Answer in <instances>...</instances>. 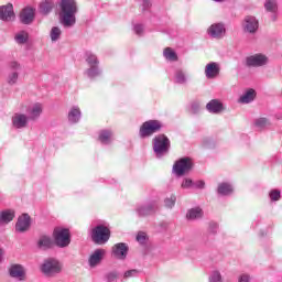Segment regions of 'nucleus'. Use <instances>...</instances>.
<instances>
[{"mask_svg": "<svg viewBox=\"0 0 282 282\" xmlns=\"http://www.w3.org/2000/svg\"><path fill=\"white\" fill-rule=\"evenodd\" d=\"M156 210H158V202L155 200L141 204L135 207V213L138 217H149L150 215H154Z\"/></svg>", "mask_w": 282, "mask_h": 282, "instance_id": "obj_9", "label": "nucleus"}, {"mask_svg": "<svg viewBox=\"0 0 282 282\" xmlns=\"http://www.w3.org/2000/svg\"><path fill=\"white\" fill-rule=\"evenodd\" d=\"M54 10V2L50 0H45L44 2L40 3V13L41 14H50Z\"/></svg>", "mask_w": 282, "mask_h": 282, "instance_id": "obj_29", "label": "nucleus"}, {"mask_svg": "<svg viewBox=\"0 0 282 282\" xmlns=\"http://www.w3.org/2000/svg\"><path fill=\"white\" fill-rule=\"evenodd\" d=\"M254 127L257 129H265V127H270V120L265 117H261L254 120Z\"/></svg>", "mask_w": 282, "mask_h": 282, "instance_id": "obj_35", "label": "nucleus"}, {"mask_svg": "<svg viewBox=\"0 0 282 282\" xmlns=\"http://www.w3.org/2000/svg\"><path fill=\"white\" fill-rule=\"evenodd\" d=\"M218 195H232V185L228 184V183H220L218 185Z\"/></svg>", "mask_w": 282, "mask_h": 282, "instance_id": "obj_30", "label": "nucleus"}, {"mask_svg": "<svg viewBox=\"0 0 282 282\" xmlns=\"http://www.w3.org/2000/svg\"><path fill=\"white\" fill-rule=\"evenodd\" d=\"M105 279L107 282H117L118 281V272L111 271L105 274Z\"/></svg>", "mask_w": 282, "mask_h": 282, "instance_id": "obj_40", "label": "nucleus"}, {"mask_svg": "<svg viewBox=\"0 0 282 282\" xmlns=\"http://www.w3.org/2000/svg\"><path fill=\"white\" fill-rule=\"evenodd\" d=\"M41 270L45 276H58L63 272V263L55 258H48L42 263Z\"/></svg>", "mask_w": 282, "mask_h": 282, "instance_id": "obj_3", "label": "nucleus"}, {"mask_svg": "<svg viewBox=\"0 0 282 282\" xmlns=\"http://www.w3.org/2000/svg\"><path fill=\"white\" fill-rule=\"evenodd\" d=\"M86 63L88 64L89 67H96L100 64L98 61V56L91 52L86 53Z\"/></svg>", "mask_w": 282, "mask_h": 282, "instance_id": "obj_32", "label": "nucleus"}, {"mask_svg": "<svg viewBox=\"0 0 282 282\" xmlns=\"http://www.w3.org/2000/svg\"><path fill=\"white\" fill-rule=\"evenodd\" d=\"M206 109L209 113H221L224 111V104L217 99H213L206 105Z\"/></svg>", "mask_w": 282, "mask_h": 282, "instance_id": "obj_21", "label": "nucleus"}, {"mask_svg": "<svg viewBox=\"0 0 282 282\" xmlns=\"http://www.w3.org/2000/svg\"><path fill=\"white\" fill-rule=\"evenodd\" d=\"M80 108H78V106H74L68 112V122H70V124H76L80 122Z\"/></svg>", "mask_w": 282, "mask_h": 282, "instance_id": "obj_23", "label": "nucleus"}, {"mask_svg": "<svg viewBox=\"0 0 282 282\" xmlns=\"http://www.w3.org/2000/svg\"><path fill=\"white\" fill-rule=\"evenodd\" d=\"M175 202H177V197H175V195H172L170 198H165L164 200L166 208H173V206H175Z\"/></svg>", "mask_w": 282, "mask_h": 282, "instance_id": "obj_43", "label": "nucleus"}, {"mask_svg": "<svg viewBox=\"0 0 282 282\" xmlns=\"http://www.w3.org/2000/svg\"><path fill=\"white\" fill-rule=\"evenodd\" d=\"M61 34H63V31H61V28L58 26H53L51 29V33H50V36H51V41L53 43H56V41H58L61 39Z\"/></svg>", "mask_w": 282, "mask_h": 282, "instance_id": "obj_34", "label": "nucleus"}, {"mask_svg": "<svg viewBox=\"0 0 282 282\" xmlns=\"http://www.w3.org/2000/svg\"><path fill=\"white\" fill-rule=\"evenodd\" d=\"M241 28L246 34H257L259 31V20L254 15H246L242 20Z\"/></svg>", "mask_w": 282, "mask_h": 282, "instance_id": "obj_7", "label": "nucleus"}, {"mask_svg": "<svg viewBox=\"0 0 282 282\" xmlns=\"http://www.w3.org/2000/svg\"><path fill=\"white\" fill-rule=\"evenodd\" d=\"M9 276H11V279H18V281H25V267L22 264H11L9 268Z\"/></svg>", "mask_w": 282, "mask_h": 282, "instance_id": "obj_13", "label": "nucleus"}, {"mask_svg": "<svg viewBox=\"0 0 282 282\" xmlns=\"http://www.w3.org/2000/svg\"><path fill=\"white\" fill-rule=\"evenodd\" d=\"M54 246V241L50 236H41L37 240V248L40 250H50Z\"/></svg>", "mask_w": 282, "mask_h": 282, "instance_id": "obj_24", "label": "nucleus"}, {"mask_svg": "<svg viewBox=\"0 0 282 282\" xmlns=\"http://www.w3.org/2000/svg\"><path fill=\"white\" fill-rule=\"evenodd\" d=\"M174 83L176 85H186L188 83V75L184 69L177 68L174 73Z\"/></svg>", "mask_w": 282, "mask_h": 282, "instance_id": "obj_22", "label": "nucleus"}, {"mask_svg": "<svg viewBox=\"0 0 282 282\" xmlns=\"http://www.w3.org/2000/svg\"><path fill=\"white\" fill-rule=\"evenodd\" d=\"M194 186L196 188H204V186H206V183L204 181H197Z\"/></svg>", "mask_w": 282, "mask_h": 282, "instance_id": "obj_52", "label": "nucleus"}, {"mask_svg": "<svg viewBox=\"0 0 282 282\" xmlns=\"http://www.w3.org/2000/svg\"><path fill=\"white\" fill-rule=\"evenodd\" d=\"M152 149L156 158H164L171 151V139L164 133L155 135L152 139Z\"/></svg>", "mask_w": 282, "mask_h": 282, "instance_id": "obj_2", "label": "nucleus"}, {"mask_svg": "<svg viewBox=\"0 0 282 282\" xmlns=\"http://www.w3.org/2000/svg\"><path fill=\"white\" fill-rule=\"evenodd\" d=\"M53 239L57 248H67L72 243V236L69 229L56 227L53 231Z\"/></svg>", "mask_w": 282, "mask_h": 282, "instance_id": "obj_5", "label": "nucleus"}, {"mask_svg": "<svg viewBox=\"0 0 282 282\" xmlns=\"http://www.w3.org/2000/svg\"><path fill=\"white\" fill-rule=\"evenodd\" d=\"M19 80V72L12 70L7 77L8 85H17Z\"/></svg>", "mask_w": 282, "mask_h": 282, "instance_id": "obj_37", "label": "nucleus"}, {"mask_svg": "<svg viewBox=\"0 0 282 282\" xmlns=\"http://www.w3.org/2000/svg\"><path fill=\"white\" fill-rule=\"evenodd\" d=\"M209 282H221V273L219 271H213L209 275Z\"/></svg>", "mask_w": 282, "mask_h": 282, "instance_id": "obj_42", "label": "nucleus"}, {"mask_svg": "<svg viewBox=\"0 0 282 282\" xmlns=\"http://www.w3.org/2000/svg\"><path fill=\"white\" fill-rule=\"evenodd\" d=\"M137 241L139 243H141L142 246H144V243H147V234L144 231H140L137 235Z\"/></svg>", "mask_w": 282, "mask_h": 282, "instance_id": "obj_45", "label": "nucleus"}, {"mask_svg": "<svg viewBox=\"0 0 282 282\" xmlns=\"http://www.w3.org/2000/svg\"><path fill=\"white\" fill-rule=\"evenodd\" d=\"M214 1H216L217 3H221V2H224L226 0H214Z\"/></svg>", "mask_w": 282, "mask_h": 282, "instance_id": "obj_53", "label": "nucleus"}, {"mask_svg": "<svg viewBox=\"0 0 282 282\" xmlns=\"http://www.w3.org/2000/svg\"><path fill=\"white\" fill-rule=\"evenodd\" d=\"M207 33L212 36V39H224V35L226 34V26H224L223 23H215L212 24Z\"/></svg>", "mask_w": 282, "mask_h": 282, "instance_id": "obj_15", "label": "nucleus"}, {"mask_svg": "<svg viewBox=\"0 0 282 282\" xmlns=\"http://www.w3.org/2000/svg\"><path fill=\"white\" fill-rule=\"evenodd\" d=\"M219 64L212 62L205 67V76L208 79L217 78L219 76Z\"/></svg>", "mask_w": 282, "mask_h": 282, "instance_id": "obj_19", "label": "nucleus"}, {"mask_svg": "<svg viewBox=\"0 0 282 282\" xmlns=\"http://www.w3.org/2000/svg\"><path fill=\"white\" fill-rule=\"evenodd\" d=\"M192 113H199V102H193L191 106Z\"/></svg>", "mask_w": 282, "mask_h": 282, "instance_id": "obj_49", "label": "nucleus"}, {"mask_svg": "<svg viewBox=\"0 0 282 282\" xmlns=\"http://www.w3.org/2000/svg\"><path fill=\"white\" fill-rule=\"evenodd\" d=\"M151 8V0H143L142 10H149Z\"/></svg>", "mask_w": 282, "mask_h": 282, "instance_id": "obj_51", "label": "nucleus"}, {"mask_svg": "<svg viewBox=\"0 0 282 282\" xmlns=\"http://www.w3.org/2000/svg\"><path fill=\"white\" fill-rule=\"evenodd\" d=\"M269 197H270L271 202H279V199H281V191L272 189L269 193Z\"/></svg>", "mask_w": 282, "mask_h": 282, "instance_id": "obj_39", "label": "nucleus"}, {"mask_svg": "<svg viewBox=\"0 0 282 282\" xmlns=\"http://www.w3.org/2000/svg\"><path fill=\"white\" fill-rule=\"evenodd\" d=\"M32 221L30 218V215L23 214L18 218V221L15 224V230L17 232H26V230H30Z\"/></svg>", "mask_w": 282, "mask_h": 282, "instance_id": "obj_16", "label": "nucleus"}, {"mask_svg": "<svg viewBox=\"0 0 282 282\" xmlns=\"http://www.w3.org/2000/svg\"><path fill=\"white\" fill-rule=\"evenodd\" d=\"M15 41L19 43V45H23L24 43H28V33L20 32L15 35Z\"/></svg>", "mask_w": 282, "mask_h": 282, "instance_id": "obj_38", "label": "nucleus"}, {"mask_svg": "<svg viewBox=\"0 0 282 282\" xmlns=\"http://www.w3.org/2000/svg\"><path fill=\"white\" fill-rule=\"evenodd\" d=\"M26 118H29V120L36 122V120L41 118V113H43V106L41 104H35L26 110Z\"/></svg>", "mask_w": 282, "mask_h": 282, "instance_id": "obj_17", "label": "nucleus"}, {"mask_svg": "<svg viewBox=\"0 0 282 282\" xmlns=\"http://www.w3.org/2000/svg\"><path fill=\"white\" fill-rule=\"evenodd\" d=\"M162 121L160 120H148L142 123L139 130L140 138H151L154 133L162 131Z\"/></svg>", "mask_w": 282, "mask_h": 282, "instance_id": "obj_4", "label": "nucleus"}, {"mask_svg": "<svg viewBox=\"0 0 282 282\" xmlns=\"http://www.w3.org/2000/svg\"><path fill=\"white\" fill-rule=\"evenodd\" d=\"M193 169V161H191L189 158H183L175 162L173 166V171L178 177H182V175H185V173H188Z\"/></svg>", "mask_w": 282, "mask_h": 282, "instance_id": "obj_8", "label": "nucleus"}, {"mask_svg": "<svg viewBox=\"0 0 282 282\" xmlns=\"http://www.w3.org/2000/svg\"><path fill=\"white\" fill-rule=\"evenodd\" d=\"M111 237V230H109L105 225H98L93 229L91 239L95 243H107Z\"/></svg>", "mask_w": 282, "mask_h": 282, "instance_id": "obj_6", "label": "nucleus"}, {"mask_svg": "<svg viewBox=\"0 0 282 282\" xmlns=\"http://www.w3.org/2000/svg\"><path fill=\"white\" fill-rule=\"evenodd\" d=\"M138 274H140L139 270L131 269L123 273V279H133L134 276H138Z\"/></svg>", "mask_w": 282, "mask_h": 282, "instance_id": "obj_41", "label": "nucleus"}, {"mask_svg": "<svg viewBox=\"0 0 282 282\" xmlns=\"http://www.w3.org/2000/svg\"><path fill=\"white\" fill-rule=\"evenodd\" d=\"M273 21H276V15H273Z\"/></svg>", "mask_w": 282, "mask_h": 282, "instance_id": "obj_55", "label": "nucleus"}, {"mask_svg": "<svg viewBox=\"0 0 282 282\" xmlns=\"http://www.w3.org/2000/svg\"><path fill=\"white\" fill-rule=\"evenodd\" d=\"M134 32L140 36L144 32V26L142 24L134 25Z\"/></svg>", "mask_w": 282, "mask_h": 282, "instance_id": "obj_48", "label": "nucleus"}, {"mask_svg": "<svg viewBox=\"0 0 282 282\" xmlns=\"http://www.w3.org/2000/svg\"><path fill=\"white\" fill-rule=\"evenodd\" d=\"M247 67H265L270 59L264 54H254L246 58Z\"/></svg>", "mask_w": 282, "mask_h": 282, "instance_id": "obj_10", "label": "nucleus"}, {"mask_svg": "<svg viewBox=\"0 0 282 282\" xmlns=\"http://www.w3.org/2000/svg\"><path fill=\"white\" fill-rule=\"evenodd\" d=\"M254 89H249L239 98V102H242V105H248L249 102H252L254 100Z\"/></svg>", "mask_w": 282, "mask_h": 282, "instance_id": "obj_28", "label": "nucleus"}, {"mask_svg": "<svg viewBox=\"0 0 282 282\" xmlns=\"http://www.w3.org/2000/svg\"><path fill=\"white\" fill-rule=\"evenodd\" d=\"M217 230H219V225L217 223H209L208 234L217 235Z\"/></svg>", "mask_w": 282, "mask_h": 282, "instance_id": "obj_44", "label": "nucleus"}, {"mask_svg": "<svg viewBox=\"0 0 282 282\" xmlns=\"http://www.w3.org/2000/svg\"><path fill=\"white\" fill-rule=\"evenodd\" d=\"M163 56L164 58H166V61H170L171 63H175L178 59L177 53H175V51H173V48L171 47H166L163 51Z\"/></svg>", "mask_w": 282, "mask_h": 282, "instance_id": "obj_31", "label": "nucleus"}, {"mask_svg": "<svg viewBox=\"0 0 282 282\" xmlns=\"http://www.w3.org/2000/svg\"><path fill=\"white\" fill-rule=\"evenodd\" d=\"M238 282H250V275L249 274H241L238 278Z\"/></svg>", "mask_w": 282, "mask_h": 282, "instance_id": "obj_50", "label": "nucleus"}, {"mask_svg": "<svg viewBox=\"0 0 282 282\" xmlns=\"http://www.w3.org/2000/svg\"><path fill=\"white\" fill-rule=\"evenodd\" d=\"M112 141L113 132H111L110 130H101L99 132V142H101V144H111Z\"/></svg>", "mask_w": 282, "mask_h": 282, "instance_id": "obj_26", "label": "nucleus"}, {"mask_svg": "<svg viewBox=\"0 0 282 282\" xmlns=\"http://www.w3.org/2000/svg\"><path fill=\"white\" fill-rule=\"evenodd\" d=\"M112 254L116 259L124 261L129 254V246L124 242H118L112 247Z\"/></svg>", "mask_w": 282, "mask_h": 282, "instance_id": "obj_12", "label": "nucleus"}, {"mask_svg": "<svg viewBox=\"0 0 282 282\" xmlns=\"http://www.w3.org/2000/svg\"><path fill=\"white\" fill-rule=\"evenodd\" d=\"M14 210L12 209H7L0 212V224H10L14 219Z\"/></svg>", "mask_w": 282, "mask_h": 282, "instance_id": "obj_27", "label": "nucleus"}, {"mask_svg": "<svg viewBox=\"0 0 282 282\" xmlns=\"http://www.w3.org/2000/svg\"><path fill=\"white\" fill-rule=\"evenodd\" d=\"M9 67L12 69V72H19V69H21V64H19L17 61H12L9 63Z\"/></svg>", "mask_w": 282, "mask_h": 282, "instance_id": "obj_46", "label": "nucleus"}, {"mask_svg": "<svg viewBox=\"0 0 282 282\" xmlns=\"http://www.w3.org/2000/svg\"><path fill=\"white\" fill-rule=\"evenodd\" d=\"M11 122L14 129H25L28 128L30 118L25 113L17 112L12 116Z\"/></svg>", "mask_w": 282, "mask_h": 282, "instance_id": "obj_11", "label": "nucleus"}, {"mask_svg": "<svg viewBox=\"0 0 282 282\" xmlns=\"http://www.w3.org/2000/svg\"><path fill=\"white\" fill-rule=\"evenodd\" d=\"M99 75L100 68H98V66H89V68L86 70V76H88V78H97Z\"/></svg>", "mask_w": 282, "mask_h": 282, "instance_id": "obj_36", "label": "nucleus"}, {"mask_svg": "<svg viewBox=\"0 0 282 282\" xmlns=\"http://www.w3.org/2000/svg\"><path fill=\"white\" fill-rule=\"evenodd\" d=\"M264 9H265L267 12H271L272 14H275V12L279 10V6L276 4V0H265Z\"/></svg>", "mask_w": 282, "mask_h": 282, "instance_id": "obj_33", "label": "nucleus"}, {"mask_svg": "<svg viewBox=\"0 0 282 282\" xmlns=\"http://www.w3.org/2000/svg\"><path fill=\"white\" fill-rule=\"evenodd\" d=\"M20 21L24 25H30L34 21V9L25 8L20 13Z\"/></svg>", "mask_w": 282, "mask_h": 282, "instance_id": "obj_20", "label": "nucleus"}, {"mask_svg": "<svg viewBox=\"0 0 282 282\" xmlns=\"http://www.w3.org/2000/svg\"><path fill=\"white\" fill-rule=\"evenodd\" d=\"M59 10V23L64 28H74L78 12L76 0H61Z\"/></svg>", "mask_w": 282, "mask_h": 282, "instance_id": "obj_1", "label": "nucleus"}, {"mask_svg": "<svg viewBox=\"0 0 282 282\" xmlns=\"http://www.w3.org/2000/svg\"><path fill=\"white\" fill-rule=\"evenodd\" d=\"M14 7L12 6V3L0 7V21H6L7 23H10V21H14Z\"/></svg>", "mask_w": 282, "mask_h": 282, "instance_id": "obj_14", "label": "nucleus"}, {"mask_svg": "<svg viewBox=\"0 0 282 282\" xmlns=\"http://www.w3.org/2000/svg\"><path fill=\"white\" fill-rule=\"evenodd\" d=\"M107 251L105 249L95 250L88 259V263L91 268H96V265H100L102 259L105 258Z\"/></svg>", "mask_w": 282, "mask_h": 282, "instance_id": "obj_18", "label": "nucleus"}, {"mask_svg": "<svg viewBox=\"0 0 282 282\" xmlns=\"http://www.w3.org/2000/svg\"><path fill=\"white\" fill-rule=\"evenodd\" d=\"M2 257H3V253L0 251V261H1Z\"/></svg>", "mask_w": 282, "mask_h": 282, "instance_id": "obj_54", "label": "nucleus"}, {"mask_svg": "<svg viewBox=\"0 0 282 282\" xmlns=\"http://www.w3.org/2000/svg\"><path fill=\"white\" fill-rule=\"evenodd\" d=\"M202 217H204V210H202V208L199 207L191 208L186 214V219H188L189 221H195V219H202Z\"/></svg>", "mask_w": 282, "mask_h": 282, "instance_id": "obj_25", "label": "nucleus"}, {"mask_svg": "<svg viewBox=\"0 0 282 282\" xmlns=\"http://www.w3.org/2000/svg\"><path fill=\"white\" fill-rule=\"evenodd\" d=\"M193 185V180L191 178H185L182 183V188H191Z\"/></svg>", "mask_w": 282, "mask_h": 282, "instance_id": "obj_47", "label": "nucleus"}]
</instances>
